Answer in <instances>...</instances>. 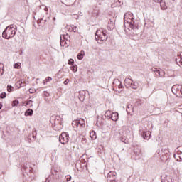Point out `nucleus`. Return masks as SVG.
<instances>
[{"mask_svg": "<svg viewBox=\"0 0 182 182\" xmlns=\"http://www.w3.org/2000/svg\"><path fill=\"white\" fill-rule=\"evenodd\" d=\"M16 31H18L16 26H14V24H11L3 31L2 36L4 39H11L16 35Z\"/></svg>", "mask_w": 182, "mask_h": 182, "instance_id": "obj_1", "label": "nucleus"}, {"mask_svg": "<svg viewBox=\"0 0 182 182\" xmlns=\"http://www.w3.org/2000/svg\"><path fill=\"white\" fill-rule=\"evenodd\" d=\"M124 21H127L129 23V28L132 31H137L139 29L136 24L134 23V17L132 13H126L124 16Z\"/></svg>", "mask_w": 182, "mask_h": 182, "instance_id": "obj_2", "label": "nucleus"}, {"mask_svg": "<svg viewBox=\"0 0 182 182\" xmlns=\"http://www.w3.org/2000/svg\"><path fill=\"white\" fill-rule=\"evenodd\" d=\"M107 31L103 30V28L97 30L95 33V39L99 43H102L105 41H107Z\"/></svg>", "mask_w": 182, "mask_h": 182, "instance_id": "obj_3", "label": "nucleus"}, {"mask_svg": "<svg viewBox=\"0 0 182 182\" xmlns=\"http://www.w3.org/2000/svg\"><path fill=\"white\" fill-rule=\"evenodd\" d=\"M125 86H129L132 89H138L139 88V82L136 81H133V80L130 78H126L124 80Z\"/></svg>", "mask_w": 182, "mask_h": 182, "instance_id": "obj_4", "label": "nucleus"}, {"mask_svg": "<svg viewBox=\"0 0 182 182\" xmlns=\"http://www.w3.org/2000/svg\"><path fill=\"white\" fill-rule=\"evenodd\" d=\"M68 38H69V36L68 34H63V36H60V46L63 48H68L70 41L68 40Z\"/></svg>", "mask_w": 182, "mask_h": 182, "instance_id": "obj_5", "label": "nucleus"}, {"mask_svg": "<svg viewBox=\"0 0 182 182\" xmlns=\"http://www.w3.org/2000/svg\"><path fill=\"white\" fill-rule=\"evenodd\" d=\"M59 141L61 144H66L69 141V134L63 132L59 136Z\"/></svg>", "mask_w": 182, "mask_h": 182, "instance_id": "obj_6", "label": "nucleus"}, {"mask_svg": "<svg viewBox=\"0 0 182 182\" xmlns=\"http://www.w3.org/2000/svg\"><path fill=\"white\" fill-rule=\"evenodd\" d=\"M117 173L114 171H109L107 175V180L109 182H116Z\"/></svg>", "mask_w": 182, "mask_h": 182, "instance_id": "obj_7", "label": "nucleus"}, {"mask_svg": "<svg viewBox=\"0 0 182 182\" xmlns=\"http://www.w3.org/2000/svg\"><path fill=\"white\" fill-rule=\"evenodd\" d=\"M139 134H141L144 140H149L151 137V132L150 131H143V129H139Z\"/></svg>", "mask_w": 182, "mask_h": 182, "instance_id": "obj_8", "label": "nucleus"}, {"mask_svg": "<svg viewBox=\"0 0 182 182\" xmlns=\"http://www.w3.org/2000/svg\"><path fill=\"white\" fill-rule=\"evenodd\" d=\"M75 167L78 171H85L86 170V164L82 163V161H77Z\"/></svg>", "mask_w": 182, "mask_h": 182, "instance_id": "obj_9", "label": "nucleus"}, {"mask_svg": "<svg viewBox=\"0 0 182 182\" xmlns=\"http://www.w3.org/2000/svg\"><path fill=\"white\" fill-rule=\"evenodd\" d=\"M174 157L177 161H182V146L178 147L176 153L174 154Z\"/></svg>", "mask_w": 182, "mask_h": 182, "instance_id": "obj_10", "label": "nucleus"}, {"mask_svg": "<svg viewBox=\"0 0 182 182\" xmlns=\"http://www.w3.org/2000/svg\"><path fill=\"white\" fill-rule=\"evenodd\" d=\"M108 31H113L114 29V21L109 19L107 26Z\"/></svg>", "mask_w": 182, "mask_h": 182, "instance_id": "obj_11", "label": "nucleus"}, {"mask_svg": "<svg viewBox=\"0 0 182 182\" xmlns=\"http://www.w3.org/2000/svg\"><path fill=\"white\" fill-rule=\"evenodd\" d=\"M111 120L113 122H117L119 120V113L118 112H112L110 117Z\"/></svg>", "mask_w": 182, "mask_h": 182, "instance_id": "obj_12", "label": "nucleus"}, {"mask_svg": "<svg viewBox=\"0 0 182 182\" xmlns=\"http://www.w3.org/2000/svg\"><path fill=\"white\" fill-rule=\"evenodd\" d=\"M77 121L78 122V123H77V125L78 126V127H80V129L85 127L86 124L84 119H77Z\"/></svg>", "mask_w": 182, "mask_h": 182, "instance_id": "obj_13", "label": "nucleus"}, {"mask_svg": "<svg viewBox=\"0 0 182 182\" xmlns=\"http://www.w3.org/2000/svg\"><path fill=\"white\" fill-rule=\"evenodd\" d=\"M181 86V85H173L171 89L172 93H173V95H176L177 92L180 91Z\"/></svg>", "mask_w": 182, "mask_h": 182, "instance_id": "obj_14", "label": "nucleus"}, {"mask_svg": "<svg viewBox=\"0 0 182 182\" xmlns=\"http://www.w3.org/2000/svg\"><path fill=\"white\" fill-rule=\"evenodd\" d=\"M92 16H97L99 14H100V11L99 10V7H95L92 9L91 12Z\"/></svg>", "mask_w": 182, "mask_h": 182, "instance_id": "obj_15", "label": "nucleus"}, {"mask_svg": "<svg viewBox=\"0 0 182 182\" xmlns=\"http://www.w3.org/2000/svg\"><path fill=\"white\" fill-rule=\"evenodd\" d=\"M176 63L182 65V53H178L177 58H176Z\"/></svg>", "mask_w": 182, "mask_h": 182, "instance_id": "obj_16", "label": "nucleus"}, {"mask_svg": "<svg viewBox=\"0 0 182 182\" xmlns=\"http://www.w3.org/2000/svg\"><path fill=\"white\" fill-rule=\"evenodd\" d=\"M85 53L84 50H81L77 55V58L79 60H82V59H83V56H85Z\"/></svg>", "mask_w": 182, "mask_h": 182, "instance_id": "obj_17", "label": "nucleus"}, {"mask_svg": "<svg viewBox=\"0 0 182 182\" xmlns=\"http://www.w3.org/2000/svg\"><path fill=\"white\" fill-rule=\"evenodd\" d=\"M90 136L91 140H96V139L97 138V135H96V132L95 131H92L90 133Z\"/></svg>", "mask_w": 182, "mask_h": 182, "instance_id": "obj_18", "label": "nucleus"}, {"mask_svg": "<svg viewBox=\"0 0 182 182\" xmlns=\"http://www.w3.org/2000/svg\"><path fill=\"white\" fill-rule=\"evenodd\" d=\"M33 109H28L26 110L24 115L25 116H33Z\"/></svg>", "mask_w": 182, "mask_h": 182, "instance_id": "obj_19", "label": "nucleus"}, {"mask_svg": "<svg viewBox=\"0 0 182 182\" xmlns=\"http://www.w3.org/2000/svg\"><path fill=\"white\" fill-rule=\"evenodd\" d=\"M160 6L161 9L165 10L167 9V6H166V3L163 1V0H161L160 1Z\"/></svg>", "mask_w": 182, "mask_h": 182, "instance_id": "obj_20", "label": "nucleus"}, {"mask_svg": "<svg viewBox=\"0 0 182 182\" xmlns=\"http://www.w3.org/2000/svg\"><path fill=\"white\" fill-rule=\"evenodd\" d=\"M23 82H22V80H19V81H18L16 83V87L18 88V89H21V87H22V86H23Z\"/></svg>", "mask_w": 182, "mask_h": 182, "instance_id": "obj_21", "label": "nucleus"}, {"mask_svg": "<svg viewBox=\"0 0 182 182\" xmlns=\"http://www.w3.org/2000/svg\"><path fill=\"white\" fill-rule=\"evenodd\" d=\"M112 111L107 110L106 111L105 116V117H108L109 119H110V117H112Z\"/></svg>", "mask_w": 182, "mask_h": 182, "instance_id": "obj_22", "label": "nucleus"}, {"mask_svg": "<svg viewBox=\"0 0 182 182\" xmlns=\"http://www.w3.org/2000/svg\"><path fill=\"white\" fill-rule=\"evenodd\" d=\"M18 105H19V101L17 100H15L12 102L11 106H13V107H15L18 106Z\"/></svg>", "mask_w": 182, "mask_h": 182, "instance_id": "obj_23", "label": "nucleus"}, {"mask_svg": "<svg viewBox=\"0 0 182 182\" xmlns=\"http://www.w3.org/2000/svg\"><path fill=\"white\" fill-rule=\"evenodd\" d=\"M26 106H28V107H32V106H33V101L30 100L26 103Z\"/></svg>", "mask_w": 182, "mask_h": 182, "instance_id": "obj_24", "label": "nucleus"}, {"mask_svg": "<svg viewBox=\"0 0 182 182\" xmlns=\"http://www.w3.org/2000/svg\"><path fill=\"white\" fill-rule=\"evenodd\" d=\"M116 83H119V85L117 86L118 89H123V85H122V82H120L119 80H114Z\"/></svg>", "mask_w": 182, "mask_h": 182, "instance_id": "obj_25", "label": "nucleus"}, {"mask_svg": "<svg viewBox=\"0 0 182 182\" xmlns=\"http://www.w3.org/2000/svg\"><path fill=\"white\" fill-rule=\"evenodd\" d=\"M15 88H14V87H12L11 85H9L7 86V92H14Z\"/></svg>", "mask_w": 182, "mask_h": 182, "instance_id": "obj_26", "label": "nucleus"}, {"mask_svg": "<svg viewBox=\"0 0 182 182\" xmlns=\"http://www.w3.org/2000/svg\"><path fill=\"white\" fill-rule=\"evenodd\" d=\"M122 5H123V0L116 1V6H122Z\"/></svg>", "mask_w": 182, "mask_h": 182, "instance_id": "obj_27", "label": "nucleus"}, {"mask_svg": "<svg viewBox=\"0 0 182 182\" xmlns=\"http://www.w3.org/2000/svg\"><path fill=\"white\" fill-rule=\"evenodd\" d=\"M77 123H79V122L77 120H74L72 122L73 127H74V128L79 127L78 125H77Z\"/></svg>", "mask_w": 182, "mask_h": 182, "instance_id": "obj_28", "label": "nucleus"}, {"mask_svg": "<svg viewBox=\"0 0 182 182\" xmlns=\"http://www.w3.org/2000/svg\"><path fill=\"white\" fill-rule=\"evenodd\" d=\"M48 82H52V77H46V80H44L43 84L46 85V83H48Z\"/></svg>", "mask_w": 182, "mask_h": 182, "instance_id": "obj_29", "label": "nucleus"}, {"mask_svg": "<svg viewBox=\"0 0 182 182\" xmlns=\"http://www.w3.org/2000/svg\"><path fill=\"white\" fill-rule=\"evenodd\" d=\"M6 97V92H3L1 94H0V99H5Z\"/></svg>", "mask_w": 182, "mask_h": 182, "instance_id": "obj_30", "label": "nucleus"}, {"mask_svg": "<svg viewBox=\"0 0 182 182\" xmlns=\"http://www.w3.org/2000/svg\"><path fill=\"white\" fill-rule=\"evenodd\" d=\"M15 69H21V63H17L14 64Z\"/></svg>", "mask_w": 182, "mask_h": 182, "instance_id": "obj_31", "label": "nucleus"}, {"mask_svg": "<svg viewBox=\"0 0 182 182\" xmlns=\"http://www.w3.org/2000/svg\"><path fill=\"white\" fill-rule=\"evenodd\" d=\"M82 144H86L87 143V139H86V138H85L84 136L82 137L81 139Z\"/></svg>", "mask_w": 182, "mask_h": 182, "instance_id": "obj_32", "label": "nucleus"}, {"mask_svg": "<svg viewBox=\"0 0 182 182\" xmlns=\"http://www.w3.org/2000/svg\"><path fill=\"white\" fill-rule=\"evenodd\" d=\"M134 153L136 156H140L141 154V150L139 149L138 151L136 149H134Z\"/></svg>", "mask_w": 182, "mask_h": 182, "instance_id": "obj_33", "label": "nucleus"}, {"mask_svg": "<svg viewBox=\"0 0 182 182\" xmlns=\"http://www.w3.org/2000/svg\"><path fill=\"white\" fill-rule=\"evenodd\" d=\"M73 72H77V65H74L71 68Z\"/></svg>", "mask_w": 182, "mask_h": 182, "instance_id": "obj_34", "label": "nucleus"}, {"mask_svg": "<svg viewBox=\"0 0 182 182\" xmlns=\"http://www.w3.org/2000/svg\"><path fill=\"white\" fill-rule=\"evenodd\" d=\"M71 31H72L73 32H77L78 28H77V26H73V27H71Z\"/></svg>", "mask_w": 182, "mask_h": 182, "instance_id": "obj_35", "label": "nucleus"}, {"mask_svg": "<svg viewBox=\"0 0 182 182\" xmlns=\"http://www.w3.org/2000/svg\"><path fill=\"white\" fill-rule=\"evenodd\" d=\"M72 180V176L70 175L65 176V181H70Z\"/></svg>", "mask_w": 182, "mask_h": 182, "instance_id": "obj_36", "label": "nucleus"}, {"mask_svg": "<svg viewBox=\"0 0 182 182\" xmlns=\"http://www.w3.org/2000/svg\"><path fill=\"white\" fill-rule=\"evenodd\" d=\"M68 65H73V63H74L73 59L68 60Z\"/></svg>", "mask_w": 182, "mask_h": 182, "instance_id": "obj_37", "label": "nucleus"}, {"mask_svg": "<svg viewBox=\"0 0 182 182\" xmlns=\"http://www.w3.org/2000/svg\"><path fill=\"white\" fill-rule=\"evenodd\" d=\"M154 72H156L157 74L160 75V70H157V68H154L153 69Z\"/></svg>", "mask_w": 182, "mask_h": 182, "instance_id": "obj_38", "label": "nucleus"}, {"mask_svg": "<svg viewBox=\"0 0 182 182\" xmlns=\"http://www.w3.org/2000/svg\"><path fill=\"white\" fill-rule=\"evenodd\" d=\"M72 28H73V26H67L66 29L68 30L70 32H72L73 31Z\"/></svg>", "mask_w": 182, "mask_h": 182, "instance_id": "obj_39", "label": "nucleus"}, {"mask_svg": "<svg viewBox=\"0 0 182 182\" xmlns=\"http://www.w3.org/2000/svg\"><path fill=\"white\" fill-rule=\"evenodd\" d=\"M69 83V79H66L65 81H64V85H68Z\"/></svg>", "mask_w": 182, "mask_h": 182, "instance_id": "obj_40", "label": "nucleus"}, {"mask_svg": "<svg viewBox=\"0 0 182 182\" xmlns=\"http://www.w3.org/2000/svg\"><path fill=\"white\" fill-rule=\"evenodd\" d=\"M116 2L114 4H111V8H116Z\"/></svg>", "mask_w": 182, "mask_h": 182, "instance_id": "obj_41", "label": "nucleus"}, {"mask_svg": "<svg viewBox=\"0 0 182 182\" xmlns=\"http://www.w3.org/2000/svg\"><path fill=\"white\" fill-rule=\"evenodd\" d=\"M44 11L46 12H48V11H49V9H48V7H46V6H44Z\"/></svg>", "mask_w": 182, "mask_h": 182, "instance_id": "obj_42", "label": "nucleus"}, {"mask_svg": "<svg viewBox=\"0 0 182 182\" xmlns=\"http://www.w3.org/2000/svg\"><path fill=\"white\" fill-rule=\"evenodd\" d=\"M74 18L75 19H79V15L77 14L74 15Z\"/></svg>", "mask_w": 182, "mask_h": 182, "instance_id": "obj_43", "label": "nucleus"}, {"mask_svg": "<svg viewBox=\"0 0 182 182\" xmlns=\"http://www.w3.org/2000/svg\"><path fill=\"white\" fill-rule=\"evenodd\" d=\"M161 182H170V181H168V180H163V179H161Z\"/></svg>", "mask_w": 182, "mask_h": 182, "instance_id": "obj_44", "label": "nucleus"}, {"mask_svg": "<svg viewBox=\"0 0 182 182\" xmlns=\"http://www.w3.org/2000/svg\"><path fill=\"white\" fill-rule=\"evenodd\" d=\"M163 74H164V71L163 70H160V75H163Z\"/></svg>", "mask_w": 182, "mask_h": 182, "instance_id": "obj_45", "label": "nucleus"}, {"mask_svg": "<svg viewBox=\"0 0 182 182\" xmlns=\"http://www.w3.org/2000/svg\"><path fill=\"white\" fill-rule=\"evenodd\" d=\"M180 90V92H181V93L182 95V85L180 86V90Z\"/></svg>", "mask_w": 182, "mask_h": 182, "instance_id": "obj_46", "label": "nucleus"}, {"mask_svg": "<svg viewBox=\"0 0 182 182\" xmlns=\"http://www.w3.org/2000/svg\"><path fill=\"white\" fill-rule=\"evenodd\" d=\"M2 109V104H0V110Z\"/></svg>", "mask_w": 182, "mask_h": 182, "instance_id": "obj_47", "label": "nucleus"}, {"mask_svg": "<svg viewBox=\"0 0 182 182\" xmlns=\"http://www.w3.org/2000/svg\"><path fill=\"white\" fill-rule=\"evenodd\" d=\"M36 134V131L33 132V134Z\"/></svg>", "mask_w": 182, "mask_h": 182, "instance_id": "obj_48", "label": "nucleus"}, {"mask_svg": "<svg viewBox=\"0 0 182 182\" xmlns=\"http://www.w3.org/2000/svg\"><path fill=\"white\" fill-rule=\"evenodd\" d=\"M155 2H159V0H154Z\"/></svg>", "mask_w": 182, "mask_h": 182, "instance_id": "obj_49", "label": "nucleus"}, {"mask_svg": "<svg viewBox=\"0 0 182 182\" xmlns=\"http://www.w3.org/2000/svg\"><path fill=\"white\" fill-rule=\"evenodd\" d=\"M53 19L54 21H56V18H55V17H53Z\"/></svg>", "mask_w": 182, "mask_h": 182, "instance_id": "obj_50", "label": "nucleus"}, {"mask_svg": "<svg viewBox=\"0 0 182 182\" xmlns=\"http://www.w3.org/2000/svg\"><path fill=\"white\" fill-rule=\"evenodd\" d=\"M29 92H30L31 93H32V90H29Z\"/></svg>", "mask_w": 182, "mask_h": 182, "instance_id": "obj_51", "label": "nucleus"}, {"mask_svg": "<svg viewBox=\"0 0 182 182\" xmlns=\"http://www.w3.org/2000/svg\"><path fill=\"white\" fill-rule=\"evenodd\" d=\"M29 92H30L31 93H32V90H29Z\"/></svg>", "mask_w": 182, "mask_h": 182, "instance_id": "obj_52", "label": "nucleus"}, {"mask_svg": "<svg viewBox=\"0 0 182 182\" xmlns=\"http://www.w3.org/2000/svg\"><path fill=\"white\" fill-rule=\"evenodd\" d=\"M44 22H48V21H47V20H45Z\"/></svg>", "mask_w": 182, "mask_h": 182, "instance_id": "obj_53", "label": "nucleus"}, {"mask_svg": "<svg viewBox=\"0 0 182 182\" xmlns=\"http://www.w3.org/2000/svg\"><path fill=\"white\" fill-rule=\"evenodd\" d=\"M181 151H182V149H181Z\"/></svg>", "mask_w": 182, "mask_h": 182, "instance_id": "obj_54", "label": "nucleus"}, {"mask_svg": "<svg viewBox=\"0 0 182 182\" xmlns=\"http://www.w3.org/2000/svg\"><path fill=\"white\" fill-rule=\"evenodd\" d=\"M18 86H19V84H18Z\"/></svg>", "mask_w": 182, "mask_h": 182, "instance_id": "obj_55", "label": "nucleus"}]
</instances>
